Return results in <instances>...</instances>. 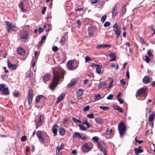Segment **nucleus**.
<instances>
[{"label": "nucleus", "instance_id": "obj_17", "mask_svg": "<svg viewBox=\"0 0 155 155\" xmlns=\"http://www.w3.org/2000/svg\"><path fill=\"white\" fill-rule=\"evenodd\" d=\"M151 79L148 76H145L142 79L143 83L145 84H148L150 82Z\"/></svg>", "mask_w": 155, "mask_h": 155}, {"label": "nucleus", "instance_id": "obj_42", "mask_svg": "<svg viewBox=\"0 0 155 155\" xmlns=\"http://www.w3.org/2000/svg\"><path fill=\"white\" fill-rule=\"evenodd\" d=\"M100 108L101 109H102L104 110H107L110 109L109 107H107V106H101L100 107Z\"/></svg>", "mask_w": 155, "mask_h": 155}, {"label": "nucleus", "instance_id": "obj_46", "mask_svg": "<svg viewBox=\"0 0 155 155\" xmlns=\"http://www.w3.org/2000/svg\"><path fill=\"white\" fill-rule=\"evenodd\" d=\"M126 8H125L123 7L121 9V12L122 13V16H123L125 14L126 12Z\"/></svg>", "mask_w": 155, "mask_h": 155}, {"label": "nucleus", "instance_id": "obj_25", "mask_svg": "<svg viewBox=\"0 0 155 155\" xmlns=\"http://www.w3.org/2000/svg\"><path fill=\"white\" fill-rule=\"evenodd\" d=\"M113 107L114 110H117L118 112L122 113H124L122 108L120 106L114 105H113Z\"/></svg>", "mask_w": 155, "mask_h": 155}, {"label": "nucleus", "instance_id": "obj_55", "mask_svg": "<svg viewBox=\"0 0 155 155\" xmlns=\"http://www.w3.org/2000/svg\"><path fill=\"white\" fill-rule=\"evenodd\" d=\"M79 138H81L83 140H84L86 139V137L84 135L82 134H81Z\"/></svg>", "mask_w": 155, "mask_h": 155}, {"label": "nucleus", "instance_id": "obj_21", "mask_svg": "<svg viewBox=\"0 0 155 155\" xmlns=\"http://www.w3.org/2000/svg\"><path fill=\"white\" fill-rule=\"evenodd\" d=\"M65 94L64 93H61L58 97L56 101L57 103L60 102L62 100H63L65 97Z\"/></svg>", "mask_w": 155, "mask_h": 155}, {"label": "nucleus", "instance_id": "obj_43", "mask_svg": "<svg viewBox=\"0 0 155 155\" xmlns=\"http://www.w3.org/2000/svg\"><path fill=\"white\" fill-rule=\"evenodd\" d=\"M64 146V143H62L61 144L60 146H58L57 147V149L59 151L61 150H62L63 148V147Z\"/></svg>", "mask_w": 155, "mask_h": 155}, {"label": "nucleus", "instance_id": "obj_56", "mask_svg": "<svg viewBox=\"0 0 155 155\" xmlns=\"http://www.w3.org/2000/svg\"><path fill=\"white\" fill-rule=\"evenodd\" d=\"M113 95L112 94H110L107 98V100H111L113 98Z\"/></svg>", "mask_w": 155, "mask_h": 155}, {"label": "nucleus", "instance_id": "obj_30", "mask_svg": "<svg viewBox=\"0 0 155 155\" xmlns=\"http://www.w3.org/2000/svg\"><path fill=\"white\" fill-rule=\"evenodd\" d=\"M59 133L60 135L61 136H64L65 133V131L64 129L62 127H61L60 129Z\"/></svg>", "mask_w": 155, "mask_h": 155}, {"label": "nucleus", "instance_id": "obj_32", "mask_svg": "<svg viewBox=\"0 0 155 155\" xmlns=\"http://www.w3.org/2000/svg\"><path fill=\"white\" fill-rule=\"evenodd\" d=\"M44 27V29H45L46 31H49L50 29V26L47 23H45L43 25Z\"/></svg>", "mask_w": 155, "mask_h": 155}, {"label": "nucleus", "instance_id": "obj_49", "mask_svg": "<svg viewBox=\"0 0 155 155\" xmlns=\"http://www.w3.org/2000/svg\"><path fill=\"white\" fill-rule=\"evenodd\" d=\"M145 61H146V62L147 63H149L150 60V58L147 55H145Z\"/></svg>", "mask_w": 155, "mask_h": 155}, {"label": "nucleus", "instance_id": "obj_14", "mask_svg": "<svg viewBox=\"0 0 155 155\" xmlns=\"http://www.w3.org/2000/svg\"><path fill=\"white\" fill-rule=\"evenodd\" d=\"M51 77V75L50 74H47L44 77H42L43 79V82L45 83L46 82L49 80Z\"/></svg>", "mask_w": 155, "mask_h": 155}, {"label": "nucleus", "instance_id": "obj_7", "mask_svg": "<svg viewBox=\"0 0 155 155\" xmlns=\"http://www.w3.org/2000/svg\"><path fill=\"white\" fill-rule=\"evenodd\" d=\"M0 91H2L4 95H7L9 94L8 88L5 87V85L3 84H0Z\"/></svg>", "mask_w": 155, "mask_h": 155}, {"label": "nucleus", "instance_id": "obj_28", "mask_svg": "<svg viewBox=\"0 0 155 155\" xmlns=\"http://www.w3.org/2000/svg\"><path fill=\"white\" fill-rule=\"evenodd\" d=\"M74 63V61L73 60H70L67 63L68 66L69 68L71 69H72L73 68V64Z\"/></svg>", "mask_w": 155, "mask_h": 155}, {"label": "nucleus", "instance_id": "obj_62", "mask_svg": "<svg viewBox=\"0 0 155 155\" xmlns=\"http://www.w3.org/2000/svg\"><path fill=\"white\" fill-rule=\"evenodd\" d=\"M100 2V0H92L91 3L92 4L97 3V2Z\"/></svg>", "mask_w": 155, "mask_h": 155}, {"label": "nucleus", "instance_id": "obj_52", "mask_svg": "<svg viewBox=\"0 0 155 155\" xmlns=\"http://www.w3.org/2000/svg\"><path fill=\"white\" fill-rule=\"evenodd\" d=\"M40 95V97L41 100H42L43 101H44L46 100V97H45V96H43L42 95Z\"/></svg>", "mask_w": 155, "mask_h": 155}, {"label": "nucleus", "instance_id": "obj_57", "mask_svg": "<svg viewBox=\"0 0 155 155\" xmlns=\"http://www.w3.org/2000/svg\"><path fill=\"white\" fill-rule=\"evenodd\" d=\"M21 140L22 142L25 141L27 140V137L26 136H24L21 138Z\"/></svg>", "mask_w": 155, "mask_h": 155}, {"label": "nucleus", "instance_id": "obj_27", "mask_svg": "<svg viewBox=\"0 0 155 155\" xmlns=\"http://www.w3.org/2000/svg\"><path fill=\"white\" fill-rule=\"evenodd\" d=\"M106 84V82L105 81L101 82L98 85L99 88L102 89H104L105 87Z\"/></svg>", "mask_w": 155, "mask_h": 155}, {"label": "nucleus", "instance_id": "obj_11", "mask_svg": "<svg viewBox=\"0 0 155 155\" xmlns=\"http://www.w3.org/2000/svg\"><path fill=\"white\" fill-rule=\"evenodd\" d=\"M21 38L27 39L28 38V33L27 31H25L21 33L20 35Z\"/></svg>", "mask_w": 155, "mask_h": 155}, {"label": "nucleus", "instance_id": "obj_18", "mask_svg": "<svg viewBox=\"0 0 155 155\" xmlns=\"http://www.w3.org/2000/svg\"><path fill=\"white\" fill-rule=\"evenodd\" d=\"M58 127V124H54L52 128V130L54 135L56 136L57 135V128Z\"/></svg>", "mask_w": 155, "mask_h": 155}, {"label": "nucleus", "instance_id": "obj_26", "mask_svg": "<svg viewBox=\"0 0 155 155\" xmlns=\"http://www.w3.org/2000/svg\"><path fill=\"white\" fill-rule=\"evenodd\" d=\"M96 67H97L96 69V72L97 74L100 75L101 73V69L102 68V66L98 64V65H96Z\"/></svg>", "mask_w": 155, "mask_h": 155}, {"label": "nucleus", "instance_id": "obj_41", "mask_svg": "<svg viewBox=\"0 0 155 155\" xmlns=\"http://www.w3.org/2000/svg\"><path fill=\"white\" fill-rule=\"evenodd\" d=\"M72 120L76 123H81V120L76 119L74 117H72Z\"/></svg>", "mask_w": 155, "mask_h": 155}, {"label": "nucleus", "instance_id": "obj_64", "mask_svg": "<svg viewBox=\"0 0 155 155\" xmlns=\"http://www.w3.org/2000/svg\"><path fill=\"white\" fill-rule=\"evenodd\" d=\"M38 31L39 34H40L43 31V28L41 27H39L38 28Z\"/></svg>", "mask_w": 155, "mask_h": 155}, {"label": "nucleus", "instance_id": "obj_40", "mask_svg": "<svg viewBox=\"0 0 155 155\" xmlns=\"http://www.w3.org/2000/svg\"><path fill=\"white\" fill-rule=\"evenodd\" d=\"M113 132V130L112 129H108L106 131V135H109L110 134H111V133Z\"/></svg>", "mask_w": 155, "mask_h": 155}, {"label": "nucleus", "instance_id": "obj_60", "mask_svg": "<svg viewBox=\"0 0 155 155\" xmlns=\"http://www.w3.org/2000/svg\"><path fill=\"white\" fill-rule=\"evenodd\" d=\"M117 99L120 104H122L124 103V101L123 99L119 98H118Z\"/></svg>", "mask_w": 155, "mask_h": 155}, {"label": "nucleus", "instance_id": "obj_53", "mask_svg": "<svg viewBox=\"0 0 155 155\" xmlns=\"http://www.w3.org/2000/svg\"><path fill=\"white\" fill-rule=\"evenodd\" d=\"M87 116L90 119H93L94 118V114H89L87 115Z\"/></svg>", "mask_w": 155, "mask_h": 155}, {"label": "nucleus", "instance_id": "obj_51", "mask_svg": "<svg viewBox=\"0 0 155 155\" xmlns=\"http://www.w3.org/2000/svg\"><path fill=\"white\" fill-rule=\"evenodd\" d=\"M90 107L89 105L86 106L83 109V110L84 112L88 111L90 109Z\"/></svg>", "mask_w": 155, "mask_h": 155}, {"label": "nucleus", "instance_id": "obj_20", "mask_svg": "<svg viewBox=\"0 0 155 155\" xmlns=\"http://www.w3.org/2000/svg\"><path fill=\"white\" fill-rule=\"evenodd\" d=\"M17 51L18 54L21 55H24L25 54V51L21 47H18L17 49Z\"/></svg>", "mask_w": 155, "mask_h": 155}, {"label": "nucleus", "instance_id": "obj_10", "mask_svg": "<svg viewBox=\"0 0 155 155\" xmlns=\"http://www.w3.org/2000/svg\"><path fill=\"white\" fill-rule=\"evenodd\" d=\"M117 6L115 5L114 6L112 11V17L113 18H114L117 15Z\"/></svg>", "mask_w": 155, "mask_h": 155}, {"label": "nucleus", "instance_id": "obj_6", "mask_svg": "<svg viewBox=\"0 0 155 155\" xmlns=\"http://www.w3.org/2000/svg\"><path fill=\"white\" fill-rule=\"evenodd\" d=\"M33 97V90L32 88H30L28 91V102L29 105H30L32 102Z\"/></svg>", "mask_w": 155, "mask_h": 155}, {"label": "nucleus", "instance_id": "obj_47", "mask_svg": "<svg viewBox=\"0 0 155 155\" xmlns=\"http://www.w3.org/2000/svg\"><path fill=\"white\" fill-rule=\"evenodd\" d=\"M111 67L112 68H115L117 70L119 68V65L117 64V65L116 66L115 64L113 63L111 64Z\"/></svg>", "mask_w": 155, "mask_h": 155}, {"label": "nucleus", "instance_id": "obj_22", "mask_svg": "<svg viewBox=\"0 0 155 155\" xmlns=\"http://www.w3.org/2000/svg\"><path fill=\"white\" fill-rule=\"evenodd\" d=\"M108 47H110L111 45H109L103 44L98 45L96 47V48L97 49H99L101 48H106Z\"/></svg>", "mask_w": 155, "mask_h": 155}, {"label": "nucleus", "instance_id": "obj_36", "mask_svg": "<svg viewBox=\"0 0 155 155\" xmlns=\"http://www.w3.org/2000/svg\"><path fill=\"white\" fill-rule=\"evenodd\" d=\"M80 128V129L83 130H86V127L83 124H78V125Z\"/></svg>", "mask_w": 155, "mask_h": 155}, {"label": "nucleus", "instance_id": "obj_54", "mask_svg": "<svg viewBox=\"0 0 155 155\" xmlns=\"http://www.w3.org/2000/svg\"><path fill=\"white\" fill-rule=\"evenodd\" d=\"M110 23L109 21H106L104 24V27H107L110 26Z\"/></svg>", "mask_w": 155, "mask_h": 155}, {"label": "nucleus", "instance_id": "obj_61", "mask_svg": "<svg viewBox=\"0 0 155 155\" xmlns=\"http://www.w3.org/2000/svg\"><path fill=\"white\" fill-rule=\"evenodd\" d=\"M82 123L83 124H85V123H86V122H87V118L86 117L83 118L82 119Z\"/></svg>", "mask_w": 155, "mask_h": 155}, {"label": "nucleus", "instance_id": "obj_3", "mask_svg": "<svg viewBox=\"0 0 155 155\" xmlns=\"http://www.w3.org/2000/svg\"><path fill=\"white\" fill-rule=\"evenodd\" d=\"M6 30L8 32H9L11 31H16L17 30V28L15 25H13L12 24L10 23L9 21H5Z\"/></svg>", "mask_w": 155, "mask_h": 155}, {"label": "nucleus", "instance_id": "obj_33", "mask_svg": "<svg viewBox=\"0 0 155 155\" xmlns=\"http://www.w3.org/2000/svg\"><path fill=\"white\" fill-rule=\"evenodd\" d=\"M43 134V132L42 131L39 130L36 132V135L38 138H39V137H42V135Z\"/></svg>", "mask_w": 155, "mask_h": 155}, {"label": "nucleus", "instance_id": "obj_45", "mask_svg": "<svg viewBox=\"0 0 155 155\" xmlns=\"http://www.w3.org/2000/svg\"><path fill=\"white\" fill-rule=\"evenodd\" d=\"M107 17L106 15H103L101 18V21L102 23H104Z\"/></svg>", "mask_w": 155, "mask_h": 155}, {"label": "nucleus", "instance_id": "obj_39", "mask_svg": "<svg viewBox=\"0 0 155 155\" xmlns=\"http://www.w3.org/2000/svg\"><path fill=\"white\" fill-rule=\"evenodd\" d=\"M92 140L94 143H98L99 139L96 136L93 137L92 138Z\"/></svg>", "mask_w": 155, "mask_h": 155}, {"label": "nucleus", "instance_id": "obj_24", "mask_svg": "<svg viewBox=\"0 0 155 155\" xmlns=\"http://www.w3.org/2000/svg\"><path fill=\"white\" fill-rule=\"evenodd\" d=\"M109 57L111 58L109 60L110 61H112L115 60L116 56L114 53H111L109 55Z\"/></svg>", "mask_w": 155, "mask_h": 155}, {"label": "nucleus", "instance_id": "obj_19", "mask_svg": "<svg viewBox=\"0 0 155 155\" xmlns=\"http://www.w3.org/2000/svg\"><path fill=\"white\" fill-rule=\"evenodd\" d=\"M155 117V113L152 112L148 118V120L149 122H152L154 120Z\"/></svg>", "mask_w": 155, "mask_h": 155}, {"label": "nucleus", "instance_id": "obj_58", "mask_svg": "<svg viewBox=\"0 0 155 155\" xmlns=\"http://www.w3.org/2000/svg\"><path fill=\"white\" fill-rule=\"evenodd\" d=\"M47 8L46 7H44L42 10L41 13L43 15H44L46 10Z\"/></svg>", "mask_w": 155, "mask_h": 155}, {"label": "nucleus", "instance_id": "obj_2", "mask_svg": "<svg viewBox=\"0 0 155 155\" xmlns=\"http://www.w3.org/2000/svg\"><path fill=\"white\" fill-rule=\"evenodd\" d=\"M126 127L123 122H121L118 125V130L120 136L122 137L124 134Z\"/></svg>", "mask_w": 155, "mask_h": 155}, {"label": "nucleus", "instance_id": "obj_5", "mask_svg": "<svg viewBox=\"0 0 155 155\" xmlns=\"http://www.w3.org/2000/svg\"><path fill=\"white\" fill-rule=\"evenodd\" d=\"M106 147V144L103 142H101L98 144V148L104 153V155H107Z\"/></svg>", "mask_w": 155, "mask_h": 155}, {"label": "nucleus", "instance_id": "obj_12", "mask_svg": "<svg viewBox=\"0 0 155 155\" xmlns=\"http://www.w3.org/2000/svg\"><path fill=\"white\" fill-rule=\"evenodd\" d=\"M77 82V80L76 79H72L71 80L70 83L67 85V87L68 88H70L72 86L75 85Z\"/></svg>", "mask_w": 155, "mask_h": 155}, {"label": "nucleus", "instance_id": "obj_29", "mask_svg": "<svg viewBox=\"0 0 155 155\" xmlns=\"http://www.w3.org/2000/svg\"><path fill=\"white\" fill-rule=\"evenodd\" d=\"M95 120L98 124H102L103 123V119L99 117L95 118Z\"/></svg>", "mask_w": 155, "mask_h": 155}, {"label": "nucleus", "instance_id": "obj_9", "mask_svg": "<svg viewBox=\"0 0 155 155\" xmlns=\"http://www.w3.org/2000/svg\"><path fill=\"white\" fill-rule=\"evenodd\" d=\"M81 150L84 153H87L90 150V148L87 143H85L81 146Z\"/></svg>", "mask_w": 155, "mask_h": 155}, {"label": "nucleus", "instance_id": "obj_1", "mask_svg": "<svg viewBox=\"0 0 155 155\" xmlns=\"http://www.w3.org/2000/svg\"><path fill=\"white\" fill-rule=\"evenodd\" d=\"M52 72L53 79L49 87L51 89L53 90L58 84V82L60 81V79L64 78L65 72L55 71L54 69H52Z\"/></svg>", "mask_w": 155, "mask_h": 155}, {"label": "nucleus", "instance_id": "obj_48", "mask_svg": "<svg viewBox=\"0 0 155 155\" xmlns=\"http://www.w3.org/2000/svg\"><path fill=\"white\" fill-rule=\"evenodd\" d=\"M40 100H41V98H40V95H38V96H37L36 98V99H35L36 102L37 103H38L40 102Z\"/></svg>", "mask_w": 155, "mask_h": 155}, {"label": "nucleus", "instance_id": "obj_31", "mask_svg": "<svg viewBox=\"0 0 155 155\" xmlns=\"http://www.w3.org/2000/svg\"><path fill=\"white\" fill-rule=\"evenodd\" d=\"M80 134L78 132H75L72 135V137L73 138H79Z\"/></svg>", "mask_w": 155, "mask_h": 155}, {"label": "nucleus", "instance_id": "obj_16", "mask_svg": "<svg viewBox=\"0 0 155 155\" xmlns=\"http://www.w3.org/2000/svg\"><path fill=\"white\" fill-rule=\"evenodd\" d=\"M8 68L11 70H13L17 68V65L15 64H12L9 61L8 62Z\"/></svg>", "mask_w": 155, "mask_h": 155}, {"label": "nucleus", "instance_id": "obj_34", "mask_svg": "<svg viewBox=\"0 0 155 155\" xmlns=\"http://www.w3.org/2000/svg\"><path fill=\"white\" fill-rule=\"evenodd\" d=\"M65 36H63L61 38L60 41V44L61 45H64L65 44Z\"/></svg>", "mask_w": 155, "mask_h": 155}, {"label": "nucleus", "instance_id": "obj_8", "mask_svg": "<svg viewBox=\"0 0 155 155\" xmlns=\"http://www.w3.org/2000/svg\"><path fill=\"white\" fill-rule=\"evenodd\" d=\"M147 90L148 88L147 87H141L138 90L136 95L140 96L143 95L146 93Z\"/></svg>", "mask_w": 155, "mask_h": 155}, {"label": "nucleus", "instance_id": "obj_59", "mask_svg": "<svg viewBox=\"0 0 155 155\" xmlns=\"http://www.w3.org/2000/svg\"><path fill=\"white\" fill-rule=\"evenodd\" d=\"M58 50V48L56 46H54L52 47V50L54 52L57 51Z\"/></svg>", "mask_w": 155, "mask_h": 155}, {"label": "nucleus", "instance_id": "obj_4", "mask_svg": "<svg viewBox=\"0 0 155 155\" xmlns=\"http://www.w3.org/2000/svg\"><path fill=\"white\" fill-rule=\"evenodd\" d=\"M113 31L114 32L116 37L118 38L121 33V30L120 28L119 27L117 23H115L113 26Z\"/></svg>", "mask_w": 155, "mask_h": 155}, {"label": "nucleus", "instance_id": "obj_23", "mask_svg": "<svg viewBox=\"0 0 155 155\" xmlns=\"http://www.w3.org/2000/svg\"><path fill=\"white\" fill-rule=\"evenodd\" d=\"M84 90L82 89H79L76 91V94L78 97L81 96L83 94Z\"/></svg>", "mask_w": 155, "mask_h": 155}, {"label": "nucleus", "instance_id": "obj_37", "mask_svg": "<svg viewBox=\"0 0 155 155\" xmlns=\"http://www.w3.org/2000/svg\"><path fill=\"white\" fill-rule=\"evenodd\" d=\"M61 56V59L62 60V62H63L64 61L66 60V58H67L66 55L64 53H63Z\"/></svg>", "mask_w": 155, "mask_h": 155}, {"label": "nucleus", "instance_id": "obj_50", "mask_svg": "<svg viewBox=\"0 0 155 155\" xmlns=\"http://www.w3.org/2000/svg\"><path fill=\"white\" fill-rule=\"evenodd\" d=\"M85 62H87L89 61H91V58L88 56H86L85 57Z\"/></svg>", "mask_w": 155, "mask_h": 155}, {"label": "nucleus", "instance_id": "obj_35", "mask_svg": "<svg viewBox=\"0 0 155 155\" xmlns=\"http://www.w3.org/2000/svg\"><path fill=\"white\" fill-rule=\"evenodd\" d=\"M94 99L97 101L101 99V96L100 94H97L95 95L94 97Z\"/></svg>", "mask_w": 155, "mask_h": 155}, {"label": "nucleus", "instance_id": "obj_38", "mask_svg": "<svg viewBox=\"0 0 155 155\" xmlns=\"http://www.w3.org/2000/svg\"><path fill=\"white\" fill-rule=\"evenodd\" d=\"M19 7L21 9V10L23 12H25V10L24 8V3L23 2H21L19 5Z\"/></svg>", "mask_w": 155, "mask_h": 155}, {"label": "nucleus", "instance_id": "obj_15", "mask_svg": "<svg viewBox=\"0 0 155 155\" xmlns=\"http://www.w3.org/2000/svg\"><path fill=\"white\" fill-rule=\"evenodd\" d=\"M44 120V116L43 115H41L39 119V121L38 123L36 126V128H38Z\"/></svg>", "mask_w": 155, "mask_h": 155}, {"label": "nucleus", "instance_id": "obj_44", "mask_svg": "<svg viewBox=\"0 0 155 155\" xmlns=\"http://www.w3.org/2000/svg\"><path fill=\"white\" fill-rule=\"evenodd\" d=\"M39 140V141L41 143H44L45 141V139L44 137H41L39 138H38Z\"/></svg>", "mask_w": 155, "mask_h": 155}, {"label": "nucleus", "instance_id": "obj_13", "mask_svg": "<svg viewBox=\"0 0 155 155\" xmlns=\"http://www.w3.org/2000/svg\"><path fill=\"white\" fill-rule=\"evenodd\" d=\"M135 153L136 155H139L140 153L143 152V150L142 149V147L139 146L138 148H135L134 149Z\"/></svg>", "mask_w": 155, "mask_h": 155}, {"label": "nucleus", "instance_id": "obj_63", "mask_svg": "<svg viewBox=\"0 0 155 155\" xmlns=\"http://www.w3.org/2000/svg\"><path fill=\"white\" fill-rule=\"evenodd\" d=\"M120 83L123 85L124 86L126 84V82L123 80V79H121L120 81Z\"/></svg>", "mask_w": 155, "mask_h": 155}]
</instances>
